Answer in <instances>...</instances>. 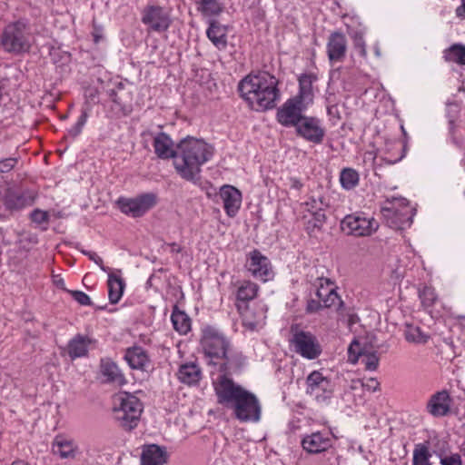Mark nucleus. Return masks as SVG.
I'll return each mask as SVG.
<instances>
[{"label": "nucleus", "mask_w": 465, "mask_h": 465, "mask_svg": "<svg viewBox=\"0 0 465 465\" xmlns=\"http://www.w3.org/2000/svg\"><path fill=\"white\" fill-rule=\"evenodd\" d=\"M403 156H404V155H403V154H401L400 157H398V158H397V159H395V160H388V163H389L390 164L396 163H398L399 161H401V160L403 158Z\"/></svg>", "instance_id": "nucleus-56"}, {"label": "nucleus", "mask_w": 465, "mask_h": 465, "mask_svg": "<svg viewBox=\"0 0 465 465\" xmlns=\"http://www.w3.org/2000/svg\"><path fill=\"white\" fill-rule=\"evenodd\" d=\"M72 297L81 305H90L91 304V299L90 297L81 291H67Z\"/></svg>", "instance_id": "nucleus-46"}, {"label": "nucleus", "mask_w": 465, "mask_h": 465, "mask_svg": "<svg viewBox=\"0 0 465 465\" xmlns=\"http://www.w3.org/2000/svg\"><path fill=\"white\" fill-rule=\"evenodd\" d=\"M305 206L312 215L307 222V229L313 231L322 227L326 219L324 211L329 207L328 198L321 193H313L305 203Z\"/></svg>", "instance_id": "nucleus-14"}, {"label": "nucleus", "mask_w": 465, "mask_h": 465, "mask_svg": "<svg viewBox=\"0 0 465 465\" xmlns=\"http://www.w3.org/2000/svg\"><path fill=\"white\" fill-rule=\"evenodd\" d=\"M36 30L27 18L8 23L0 35V45L5 53L21 55L31 51L35 44Z\"/></svg>", "instance_id": "nucleus-5"}, {"label": "nucleus", "mask_w": 465, "mask_h": 465, "mask_svg": "<svg viewBox=\"0 0 465 465\" xmlns=\"http://www.w3.org/2000/svg\"><path fill=\"white\" fill-rule=\"evenodd\" d=\"M316 81V76L312 74H305L299 77V93L293 98L310 105L313 102L312 84Z\"/></svg>", "instance_id": "nucleus-27"}, {"label": "nucleus", "mask_w": 465, "mask_h": 465, "mask_svg": "<svg viewBox=\"0 0 465 465\" xmlns=\"http://www.w3.org/2000/svg\"><path fill=\"white\" fill-rule=\"evenodd\" d=\"M91 340L84 335L77 334L67 344V353L72 360L87 355Z\"/></svg>", "instance_id": "nucleus-29"}, {"label": "nucleus", "mask_w": 465, "mask_h": 465, "mask_svg": "<svg viewBox=\"0 0 465 465\" xmlns=\"http://www.w3.org/2000/svg\"><path fill=\"white\" fill-rule=\"evenodd\" d=\"M374 52L378 57L381 56L380 47L377 45L374 46Z\"/></svg>", "instance_id": "nucleus-57"}, {"label": "nucleus", "mask_w": 465, "mask_h": 465, "mask_svg": "<svg viewBox=\"0 0 465 465\" xmlns=\"http://www.w3.org/2000/svg\"><path fill=\"white\" fill-rule=\"evenodd\" d=\"M246 267L254 278L262 282H267L273 277L269 259L257 250L250 252Z\"/></svg>", "instance_id": "nucleus-15"}, {"label": "nucleus", "mask_w": 465, "mask_h": 465, "mask_svg": "<svg viewBox=\"0 0 465 465\" xmlns=\"http://www.w3.org/2000/svg\"><path fill=\"white\" fill-rule=\"evenodd\" d=\"M341 227L346 234L369 236L378 229L379 224L372 217H367L363 213H353L342 219Z\"/></svg>", "instance_id": "nucleus-10"}, {"label": "nucleus", "mask_w": 465, "mask_h": 465, "mask_svg": "<svg viewBox=\"0 0 465 465\" xmlns=\"http://www.w3.org/2000/svg\"><path fill=\"white\" fill-rule=\"evenodd\" d=\"M153 148L159 158H173L176 173L193 183L198 180L201 167L213 155V148L210 144L193 137L183 139L174 149L173 140L165 133L155 135Z\"/></svg>", "instance_id": "nucleus-1"}, {"label": "nucleus", "mask_w": 465, "mask_h": 465, "mask_svg": "<svg viewBox=\"0 0 465 465\" xmlns=\"http://www.w3.org/2000/svg\"><path fill=\"white\" fill-rule=\"evenodd\" d=\"M167 459L165 449L155 444L146 445L141 454V465H164Z\"/></svg>", "instance_id": "nucleus-22"}, {"label": "nucleus", "mask_w": 465, "mask_h": 465, "mask_svg": "<svg viewBox=\"0 0 465 465\" xmlns=\"http://www.w3.org/2000/svg\"><path fill=\"white\" fill-rule=\"evenodd\" d=\"M54 284L63 290H65L64 281L62 277L55 275L53 279Z\"/></svg>", "instance_id": "nucleus-53"}, {"label": "nucleus", "mask_w": 465, "mask_h": 465, "mask_svg": "<svg viewBox=\"0 0 465 465\" xmlns=\"http://www.w3.org/2000/svg\"><path fill=\"white\" fill-rule=\"evenodd\" d=\"M88 117L89 110L87 108H83L81 111V115L79 116L75 124L67 130V136L73 139L76 138L82 133Z\"/></svg>", "instance_id": "nucleus-42"}, {"label": "nucleus", "mask_w": 465, "mask_h": 465, "mask_svg": "<svg viewBox=\"0 0 465 465\" xmlns=\"http://www.w3.org/2000/svg\"><path fill=\"white\" fill-rule=\"evenodd\" d=\"M290 186L292 189L300 190L302 187V182L297 178H290Z\"/></svg>", "instance_id": "nucleus-52"}, {"label": "nucleus", "mask_w": 465, "mask_h": 465, "mask_svg": "<svg viewBox=\"0 0 465 465\" xmlns=\"http://www.w3.org/2000/svg\"><path fill=\"white\" fill-rule=\"evenodd\" d=\"M157 203V197L154 193H143L135 198L119 199L118 204L120 210L132 217L143 216L146 212L152 209Z\"/></svg>", "instance_id": "nucleus-13"}, {"label": "nucleus", "mask_w": 465, "mask_h": 465, "mask_svg": "<svg viewBox=\"0 0 465 465\" xmlns=\"http://www.w3.org/2000/svg\"><path fill=\"white\" fill-rule=\"evenodd\" d=\"M143 410L141 401L130 392L122 391L114 397V418L124 430H130L138 425Z\"/></svg>", "instance_id": "nucleus-6"}, {"label": "nucleus", "mask_w": 465, "mask_h": 465, "mask_svg": "<svg viewBox=\"0 0 465 465\" xmlns=\"http://www.w3.org/2000/svg\"><path fill=\"white\" fill-rule=\"evenodd\" d=\"M35 197V192L29 190L23 192L8 191L5 196L4 204L9 211H19L31 206Z\"/></svg>", "instance_id": "nucleus-18"}, {"label": "nucleus", "mask_w": 465, "mask_h": 465, "mask_svg": "<svg viewBox=\"0 0 465 465\" xmlns=\"http://www.w3.org/2000/svg\"><path fill=\"white\" fill-rule=\"evenodd\" d=\"M31 219L34 223L41 224L48 222L49 215L45 211L35 209L31 213Z\"/></svg>", "instance_id": "nucleus-48"}, {"label": "nucleus", "mask_w": 465, "mask_h": 465, "mask_svg": "<svg viewBox=\"0 0 465 465\" xmlns=\"http://www.w3.org/2000/svg\"><path fill=\"white\" fill-rule=\"evenodd\" d=\"M340 182L342 188L351 190L358 184L359 174L351 168H345L341 172Z\"/></svg>", "instance_id": "nucleus-39"}, {"label": "nucleus", "mask_w": 465, "mask_h": 465, "mask_svg": "<svg viewBox=\"0 0 465 465\" xmlns=\"http://www.w3.org/2000/svg\"><path fill=\"white\" fill-rule=\"evenodd\" d=\"M309 105L292 97L287 99L277 110V121L284 127H296L305 116L303 113Z\"/></svg>", "instance_id": "nucleus-12"}, {"label": "nucleus", "mask_w": 465, "mask_h": 465, "mask_svg": "<svg viewBox=\"0 0 465 465\" xmlns=\"http://www.w3.org/2000/svg\"><path fill=\"white\" fill-rule=\"evenodd\" d=\"M431 454L424 443L416 444L413 450L412 465H432L430 461Z\"/></svg>", "instance_id": "nucleus-35"}, {"label": "nucleus", "mask_w": 465, "mask_h": 465, "mask_svg": "<svg viewBox=\"0 0 465 465\" xmlns=\"http://www.w3.org/2000/svg\"><path fill=\"white\" fill-rule=\"evenodd\" d=\"M359 342L353 341L349 347V358L352 363H355L361 358V363L364 364L368 371H375L379 365V357L376 353L362 354L359 350Z\"/></svg>", "instance_id": "nucleus-25"}, {"label": "nucleus", "mask_w": 465, "mask_h": 465, "mask_svg": "<svg viewBox=\"0 0 465 465\" xmlns=\"http://www.w3.org/2000/svg\"><path fill=\"white\" fill-rule=\"evenodd\" d=\"M353 43H354L355 48L358 50V53L361 56L365 57L367 54V52H366L365 41L363 39L362 35L360 33H356L353 36Z\"/></svg>", "instance_id": "nucleus-47"}, {"label": "nucleus", "mask_w": 465, "mask_h": 465, "mask_svg": "<svg viewBox=\"0 0 465 465\" xmlns=\"http://www.w3.org/2000/svg\"><path fill=\"white\" fill-rule=\"evenodd\" d=\"M141 21L148 27L149 32H166L172 25L171 10L149 4L141 12Z\"/></svg>", "instance_id": "nucleus-9"}, {"label": "nucleus", "mask_w": 465, "mask_h": 465, "mask_svg": "<svg viewBox=\"0 0 465 465\" xmlns=\"http://www.w3.org/2000/svg\"><path fill=\"white\" fill-rule=\"evenodd\" d=\"M306 385V392L319 403H326L332 396L333 384L331 381L318 371L309 374Z\"/></svg>", "instance_id": "nucleus-11"}, {"label": "nucleus", "mask_w": 465, "mask_h": 465, "mask_svg": "<svg viewBox=\"0 0 465 465\" xmlns=\"http://www.w3.org/2000/svg\"><path fill=\"white\" fill-rule=\"evenodd\" d=\"M302 449L310 454L326 451L332 445V440L327 431H315L304 435L301 441Z\"/></svg>", "instance_id": "nucleus-17"}, {"label": "nucleus", "mask_w": 465, "mask_h": 465, "mask_svg": "<svg viewBox=\"0 0 465 465\" xmlns=\"http://www.w3.org/2000/svg\"><path fill=\"white\" fill-rule=\"evenodd\" d=\"M100 35L98 34H94V40L95 43H98L100 40Z\"/></svg>", "instance_id": "nucleus-58"}, {"label": "nucleus", "mask_w": 465, "mask_h": 465, "mask_svg": "<svg viewBox=\"0 0 465 465\" xmlns=\"http://www.w3.org/2000/svg\"><path fill=\"white\" fill-rule=\"evenodd\" d=\"M463 454H464V456H465V451H464V453H463Z\"/></svg>", "instance_id": "nucleus-59"}, {"label": "nucleus", "mask_w": 465, "mask_h": 465, "mask_svg": "<svg viewBox=\"0 0 465 465\" xmlns=\"http://www.w3.org/2000/svg\"><path fill=\"white\" fill-rule=\"evenodd\" d=\"M420 297L422 301V303L425 306H431L436 300V294L433 289L430 287H425L420 292Z\"/></svg>", "instance_id": "nucleus-45"}, {"label": "nucleus", "mask_w": 465, "mask_h": 465, "mask_svg": "<svg viewBox=\"0 0 465 465\" xmlns=\"http://www.w3.org/2000/svg\"><path fill=\"white\" fill-rule=\"evenodd\" d=\"M208 39L213 45L222 50L227 46V28L217 21H211L206 31Z\"/></svg>", "instance_id": "nucleus-28"}, {"label": "nucleus", "mask_w": 465, "mask_h": 465, "mask_svg": "<svg viewBox=\"0 0 465 465\" xmlns=\"http://www.w3.org/2000/svg\"><path fill=\"white\" fill-rule=\"evenodd\" d=\"M108 272V297L111 303H117L124 293L125 283L124 280L110 271Z\"/></svg>", "instance_id": "nucleus-32"}, {"label": "nucleus", "mask_w": 465, "mask_h": 465, "mask_svg": "<svg viewBox=\"0 0 465 465\" xmlns=\"http://www.w3.org/2000/svg\"><path fill=\"white\" fill-rule=\"evenodd\" d=\"M217 402L231 409L241 422H258L262 417V404L255 394L235 383L225 374L213 382Z\"/></svg>", "instance_id": "nucleus-2"}, {"label": "nucleus", "mask_w": 465, "mask_h": 465, "mask_svg": "<svg viewBox=\"0 0 465 465\" xmlns=\"http://www.w3.org/2000/svg\"><path fill=\"white\" fill-rule=\"evenodd\" d=\"M456 15L459 17L465 16V0H461V5L459 7H457Z\"/></svg>", "instance_id": "nucleus-54"}, {"label": "nucleus", "mask_w": 465, "mask_h": 465, "mask_svg": "<svg viewBox=\"0 0 465 465\" xmlns=\"http://www.w3.org/2000/svg\"><path fill=\"white\" fill-rule=\"evenodd\" d=\"M327 54L331 63L341 62L347 51V40L340 32H333L328 38Z\"/></svg>", "instance_id": "nucleus-20"}, {"label": "nucleus", "mask_w": 465, "mask_h": 465, "mask_svg": "<svg viewBox=\"0 0 465 465\" xmlns=\"http://www.w3.org/2000/svg\"><path fill=\"white\" fill-rule=\"evenodd\" d=\"M238 310L242 315L243 326L250 331H257L262 327L266 319V312L262 306L250 307L246 306L243 310L238 305Z\"/></svg>", "instance_id": "nucleus-19"}, {"label": "nucleus", "mask_w": 465, "mask_h": 465, "mask_svg": "<svg viewBox=\"0 0 465 465\" xmlns=\"http://www.w3.org/2000/svg\"><path fill=\"white\" fill-rule=\"evenodd\" d=\"M220 195L226 214L229 217H234L242 205L241 192L232 185H223L221 187Z\"/></svg>", "instance_id": "nucleus-21"}, {"label": "nucleus", "mask_w": 465, "mask_h": 465, "mask_svg": "<svg viewBox=\"0 0 465 465\" xmlns=\"http://www.w3.org/2000/svg\"><path fill=\"white\" fill-rule=\"evenodd\" d=\"M201 346L209 363L218 366L226 375L238 371L244 364L242 352L234 349L219 330L212 326L203 329Z\"/></svg>", "instance_id": "nucleus-4"}, {"label": "nucleus", "mask_w": 465, "mask_h": 465, "mask_svg": "<svg viewBox=\"0 0 465 465\" xmlns=\"http://www.w3.org/2000/svg\"><path fill=\"white\" fill-rule=\"evenodd\" d=\"M404 336L409 342L413 343H425L429 339V336L419 326L411 324H406Z\"/></svg>", "instance_id": "nucleus-38"}, {"label": "nucleus", "mask_w": 465, "mask_h": 465, "mask_svg": "<svg viewBox=\"0 0 465 465\" xmlns=\"http://www.w3.org/2000/svg\"><path fill=\"white\" fill-rule=\"evenodd\" d=\"M52 449L53 452L61 459H74L78 453L75 442L63 436L55 437Z\"/></svg>", "instance_id": "nucleus-26"}, {"label": "nucleus", "mask_w": 465, "mask_h": 465, "mask_svg": "<svg viewBox=\"0 0 465 465\" xmlns=\"http://www.w3.org/2000/svg\"><path fill=\"white\" fill-rule=\"evenodd\" d=\"M314 285L316 296L320 301L335 290L334 283L325 277H318Z\"/></svg>", "instance_id": "nucleus-40"}, {"label": "nucleus", "mask_w": 465, "mask_h": 465, "mask_svg": "<svg viewBox=\"0 0 465 465\" xmlns=\"http://www.w3.org/2000/svg\"><path fill=\"white\" fill-rule=\"evenodd\" d=\"M446 61L465 65V45L455 44L444 51Z\"/></svg>", "instance_id": "nucleus-36"}, {"label": "nucleus", "mask_w": 465, "mask_h": 465, "mask_svg": "<svg viewBox=\"0 0 465 465\" xmlns=\"http://www.w3.org/2000/svg\"><path fill=\"white\" fill-rule=\"evenodd\" d=\"M278 79L269 73L250 74L238 84L241 97L254 111L273 109L281 99Z\"/></svg>", "instance_id": "nucleus-3"}, {"label": "nucleus", "mask_w": 465, "mask_h": 465, "mask_svg": "<svg viewBox=\"0 0 465 465\" xmlns=\"http://www.w3.org/2000/svg\"><path fill=\"white\" fill-rule=\"evenodd\" d=\"M450 398L447 391H439L431 396L430 399L427 409L428 411L433 416H444L450 411Z\"/></svg>", "instance_id": "nucleus-24"}, {"label": "nucleus", "mask_w": 465, "mask_h": 465, "mask_svg": "<svg viewBox=\"0 0 465 465\" xmlns=\"http://www.w3.org/2000/svg\"><path fill=\"white\" fill-rule=\"evenodd\" d=\"M381 213L388 226L396 230L410 227L414 214L408 200L401 197L387 200L381 207Z\"/></svg>", "instance_id": "nucleus-7"}, {"label": "nucleus", "mask_w": 465, "mask_h": 465, "mask_svg": "<svg viewBox=\"0 0 465 465\" xmlns=\"http://www.w3.org/2000/svg\"><path fill=\"white\" fill-rule=\"evenodd\" d=\"M358 385L369 391H380V382L375 378H370L366 381L361 380L352 381L351 389H356Z\"/></svg>", "instance_id": "nucleus-44"}, {"label": "nucleus", "mask_w": 465, "mask_h": 465, "mask_svg": "<svg viewBox=\"0 0 465 465\" xmlns=\"http://www.w3.org/2000/svg\"><path fill=\"white\" fill-rule=\"evenodd\" d=\"M177 377L183 383L188 385L196 384L202 378V371L194 362L184 363L180 366Z\"/></svg>", "instance_id": "nucleus-30"}, {"label": "nucleus", "mask_w": 465, "mask_h": 465, "mask_svg": "<svg viewBox=\"0 0 465 465\" xmlns=\"http://www.w3.org/2000/svg\"><path fill=\"white\" fill-rule=\"evenodd\" d=\"M258 285L250 281L243 282L237 290V299L242 302H247L254 299L258 292Z\"/></svg>", "instance_id": "nucleus-37"}, {"label": "nucleus", "mask_w": 465, "mask_h": 465, "mask_svg": "<svg viewBox=\"0 0 465 465\" xmlns=\"http://www.w3.org/2000/svg\"><path fill=\"white\" fill-rule=\"evenodd\" d=\"M17 163L16 158H6L0 161V173L10 172Z\"/></svg>", "instance_id": "nucleus-50"}, {"label": "nucleus", "mask_w": 465, "mask_h": 465, "mask_svg": "<svg viewBox=\"0 0 465 465\" xmlns=\"http://www.w3.org/2000/svg\"><path fill=\"white\" fill-rule=\"evenodd\" d=\"M322 307H323L322 303L319 299H318V301L311 300L308 302L307 311L310 312H313L320 310Z\"/></svg>", "instance_id": "nucleus-51"}, {"label": "nucleus", "mask_w": 465, "mask_h": 465, "mask_svg": "<svg viewBox=\"0 0 465 465\" xmlns=\"http://www.w3.org/2000/svg\"><path fill=\"white\" fill-rule=\"evenodd\" d=\"M11 465H30V464L25 460H15Z\"/></svg>", "instance_id": "nucleus-55"}, {"label": "nucleus", "mask_w": 465, "mask_h": 465, "mask_svg": "<svg viewBox=\"0 0 465 465\" xmlns=\"http://www.w3.org/2000/svg\"><path fill=\"white\" fill-rule=\"evenodd\" d=\"M101 372L109 382L115 383L119 386L126 383V380L121 370L109 359L102 360Z\"/></svg>", "instance_id": "nucleus-31"}, {"label": "nucleus", "mask_w": 465, "mask_h": 465, "mask_svg": "<svg viewBox=\"0 0 465 465\" xmlns=\"http://www.w3.org/2000/svg\"><path fill=\"white\" fill-rule=\"evenodd\" d=\"M440 465H463L461 455L458 452H451L440 450L437 452Z\"/></svg>", "instance_id": "nucleus-41"}, {"label": "nucleus", "mask_w": 465, "mask_h": 465, "mask_svg": "<svg viewBox=\"0 0 465 465\" xmlns=\"http://www.w3.org/2000/svg\"><path fill=\"white\" fill-rule=\"evenodd\" d=\"M171 321L174 330L180 334H186L191 330L190 317L184 312L180 311L177 306L173 308Z\"/></svg>", "instance_id": "nucleus-34"}, {"label": "nucleus", "mask_w": 465, "mask_h": 465, "mask_svg": "<svg viewBox=\"0 0 465 465\" xmlns=\"http://www.w3.org/2000/svg\"><path fill=\"white\" fill-rule=\"evenodd\" d=\"M124 359L132 369L147 371L151 367V360L146 351L139 346L129 348Z\"/></svg>", "instance_id": "nucleus-23"}, {"label": "nucleus", "mask_w": 465, "mask_h": 465, "mask_svg": "<svg viewBox=\"0 0 465 465\" xmlns=\"http://www.w3.org/2000/svg\"><path fill=\"white\" fill-rule=\"evenodd\" d=\"M291 332L290 344L294 352L307 360H315L321 355L322 347L312 332L301 330L297 326H292Z\"/></svg>", "instance_id": "nucleus-8"}, {"label": "nucleus", "mask_w": 465, "mask_h": 465, "mask_svg": "<svg viewBox=\"0 0 465 465\" xmlns=\"http://www.w3.org/2000/svg\"><path fill=\"white\" fill-rule=\"evenodd\" d=\"M196 9L204 16L220 15L224 8V0H193Z\"/></svg>", "instance_id": "nucleus-33"}, {"label": "nucleus", "mask_w": 465, "mask_h": 465, "mask_svg": "<svg viewBox=\"0 0 465 465\" xmlns=\"http://www.w3.org/2000/svg\"><path fill=\"white\" fill-rule=\"evenodd\" d=\"M298 135L313 143H321L325 136L322 123L315 117L304 116L295 127Z\"/></svg>", "instance_id": "nucleus-16"}, {"label": "nucleus", "mask_w": 465, "mask_h": 465, "mask_svg": "<svg viewBox=\"0 0 465 465\" xmlns=\"http://www.w3.org/2000/svg\"><path fill=\"white\" fill-rule=\"evenodd\" d=\"M82 252L84 255H86L91 261H93L95 264H97L102 271H104L105 272L110 271V269L108 267H105L104 265L103 259L96 252H90V251H82Z\"/></svg>", "instance_id": "nucleus-49"}, {"label": "nucleus", "mask_w": 465, "mask_h": 465, "mask_svg": "<svg viewBox=\"0 0 465 465\" xmlns=\"http://www.w3.org/2000/svg\"><path fill=\"white\" fill-rule=\"evenodd\" d=\"M322 306L324 308H335L339 309L342 305V301L341 300L340 296L334 290L332 292L325 296L323 299L321 300Z\"/></svg>", "instance_id": "nucleus-43"}]
</instances>
